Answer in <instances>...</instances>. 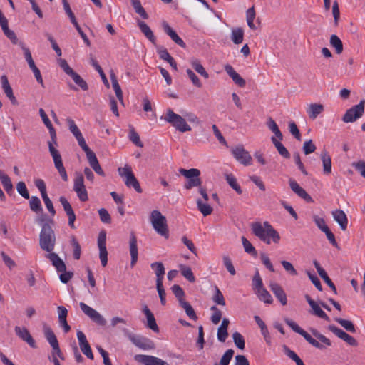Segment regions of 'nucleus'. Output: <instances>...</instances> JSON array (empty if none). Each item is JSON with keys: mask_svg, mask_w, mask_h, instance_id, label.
<instances>
[{"mask_svg": "<svg viewBox=\"0 0 365 365\" xmlns=\"http://www.w3.org/2000/svg\"><path fill=\"white\" fill-rule=\"evenodd\" d=\"M134 359L137 362L144 364L145 365H170L161 359L150 355L136 354L134 356Z\"/></svg>", "mask_w": 365, "mask_h": 365, "instance_id": "f3484780", "label": "nucleus"}, {"mask_svg": "<svg viewBox=\"0 0 365 365\" xmlns=\"http://www.w3.org/2000/svg\"><path fill=\"white\" fill-rule=\"evenodd\" d=\"M16 190L19 195L25 199H29V193L26 186L25 182L21 181L16 184Z\"/></svg>", "mask_w": 365, "mask_h": 365, "instance_id": "69168bd1", "label": "nucleus"}, {"mask_svg": "<svg viewBox=\"0 0 365 365\" xmlns=\"http://www.w3.org/2000/svg\"><path fill=\"white\" fill-rule=\"evenodd\" d=\"M58 272H61L59 276L60 280L62 283L66 284L68 283L73 277V273L72 272L66 271V266L65 265V268L63 270H58L56 268Z\"/></svg>", "mask_w": 365, "mask_h": 365, "instance_id": "e2e57ef3", "label": "nucleus"}, {"mask_svg": "<svg viewBox=\"0 0 365 365\" xmlns=\"http://www.w3.org/2000/svg\"><path fill=\"white\" fill-rule=\"evenodd\" d=\"M212 299L217 305L225 306L226 304L225 297L217 286L215 287V294H213Z\"/></svg>", "mask_w": 365, "mask_h": 365, "instance_id": "4d7b16f0", "label": "nucleus"}, {"mask_svg": "<svg viewBox=\"0 0 365 365\" xmlns=\"http://www.w3.org/2000/svg\"><path fill=\"white\" fill-rule=\"evenodd\" d=\"M335 321L338 322L341 327H343L347 331L351 333L356 332L355 326L351 321L341 318H335Z\"/></svg>", "mask_w": 365, "mask_h": 365, "instance_id": "8fccbe9b", "label": "nucleus"}, {"mask_svg": "<svg viewBox=\"0 0 365 365\" xmlns=\"http://www.w3.org/2000/svg\"><path fill=\"white\" fill-rule=\"evenodd\" d=\"M311 307L312 309L313 314L324 319L327 322H330V318L329 316L320 308V307L317 303H315Z\"/></svg>", "mask_w": 365, "mask_h": 365, "instance_id": "bf43d9fd", "label": "nucleus"}, {"mask_svg": "<svg viewBox=\"0 0 365 365\" xmlns=\"http://www.w3.org/2000/svg\"><path fill=\"white\" fill-rule=\"evenodd\" d=\"M251 228L252 233L267 245L271 244L272 242L278 244L280 241L281 237L279 232L269 222L266 221L263 224L257 222H253Z\"/></svg>", "mask_w": 365, "mask_h": 365, "instance_id": "f03ea898", "label": "nucleus"}, {"mask_svg": "<svg viewBox=\"0 0 365 365\" xmlns=\"http://www.w3.org/2000/svg\"><path fill=\"white\" fill-rule=\"evenodd\" d=\"M128 138L136 146L140 148H142L143 146V143L140 141L139 135L135 130L133 127L130 128Z\"/></svg>", "mask_w": 365, "mask_h": 365, "instance_id": "6e6d98bb", "label": "nucleus"}, {"mask_svg": "<svg viewBox=\"0 0 365 365\" xmlns=\"http://www.w3.org/2000/svg\"><path fill=\"white\" fill-rule=\"evenodd\" d=\"M106 233L101 231L98 237V246L99 248V257L103 267H106L108 262V252L106 250Z\"/></svg>", "mask_w": 365, "mask_h": 365, "instance_id": "2eb2a0df", "label": "nucleus"}, {"mask_svg": "<svg viewBox=\"0 0 365 365\" xmlns=\"http://www.w3.org/2000/svg\"><path fill=\"white\" fill-rule=\"evenodd\" d=\"M267 125L268 128L274 133L276 138H277L279 140L283 139V135L276 122L272 118H269L267 121Z\"/></svg>", "mask_w": 365, "mask_h": 365, "instance_id": "ea45409f", "label": "nucleus"}, {"mask_svg": "<svg viewBox=\"0 0 365 365\" xmlns=\"http://www.w3.org/2000/svg\"><path fill=\"white\" fill-rule=\"evenodd\" d=\"M30 209L36 213L43 210L40 199L36 196H32L29 200Z\"/></svg>", "mask_w": 365, "mask_h": 365, "instance_id": "603ef678", "label": "nucleus"}, {"mask_svg": "<svg viewBox=\"0 0 365 365\" xmlns=\"http://www.w3.org/2000/svg\"><path fill=\"white\" fill-rule=\"evenodd\" d=\"M138 25L141 32L149 39V41L153 43H155L156 38L147 24H145L144 21H138Z\"/></svg>", "mask_w": 365, "mask_h": 365, "instance_id": "72a5a7b5", "label": "nucleus"}, {"mask_svg": "<svg viewBox=\"0 0 365 365\" xmlns=\"http://www.w3.org/2000/svg\"><path fill=\"white\" fill-rule=\"evenodd\" d=\"M323 165V171L326 175L331 173V159L327 151L323 150L320 155Z\"/></svg>", "mask_w": 365, "mask_h": 365, "instance_id": "2f4dec72", "label": "nucleus"}, {"mask_svg": "<svg viewBox=\"0 0 365 365\" xmlns=\"http://www.w3.org/2000/svg\"><path fill=\"white\" fill-rule=\"evenodd\" d=\"M256 294L259 297V299L264 302L266 304H272L273 302V299L271 294L265 288H261L258 291H256Z\"/></svg>", "mask_w": 365, "mask_h": 365, "instance_id": "c03bdc74", "label": "nucleus"}, {"mask_svg": "<svg viewBox=\"0 0 365 365\" xmlns=\"http://www.w3.org/2000/svg\"><path fill=\"white\" fill-rule=\"evenodd\" d=\"M180 269L182 275L185 279H187L190 282H194L195 281V277L190 267L183 264H180Z\"/></svg>", "mask_w": 365, "mask_h": 365, "instance_id": "09e8293b", "label": "nucleus"}, {"mask_svg": "<svg viewBox=\"0 0 365 365\" xmlns=\"http://www.w3.org/2000/svg\"><path fill=\"white\" fill-rule=\"evenodd\" d=\"M180 304L184 309L185 313L191 319L196 320L197 319L194 309L189 302L186 301H182Z\"/></svg>", "mask_w": 365, "mask_h": 365, "instance_id": "864d4df0", "label": "nucleus"}, {"mask_svg": "<svg viewBox=\"0 0 365 365\" xmlns=\"http://www.w3.org/2000/svg\"><path fill=\"white\" fill-rule=\"evenodd\" d=\"M232 153L234 158L244 165L252 164V158L250 153L244 148L242 145H238L232 149Z\"/></svg>", "mask_w": 365, "mask_h": 365, "instance_id": "ddd939ff", "label": "nucleus"}, {"mask_svg": "<svg viewBox=\"0 0 365 365\" xmlns=\"http://www.w3.org/2000/svg\"><path fill=\"white\" fill-rule=\"evenodd\" d=\"M224 68L227 74L232 79V81L236 85H237L240 88H244L245 86V80L243 78H242L239 73L236 72V71L233 68V67L231 65L227 64L225 66Z\"/></svg>", "mask_w": 365, "mask_h": 365, "instance_id": "5701e85b", "label": "nucleus"}, {"mask_svg": "<svg viewBox=\"0 0 365 365\" xmlns=\"http://www.w3.org/2000/svg\"><path fill=\"white\" fill-rule=\"evenodd\" d=\"M73 189L80 201L86 202L88 200V192L84 185V178L81 173H76Z\"/></svg>", "mask_w": 365, "mask_h": 365, "instance_id": "9b49d317", "label": "nucleus"}, {"mask_svg": "<svg viewBox=\"0 0 365 365\" xmlns=\"http://www.w3.org/2000/svg\"><path fill=\"white\" fill-rule=\"evenodd\" d=\"M179 172L181 175L187 178V182L184 185V187L186 190H190L195 187H199V188L201 187L202 180L200 178V170L197 168H191L189 170L180 168Z\"/></svg>", "mask_w": 365, "mask_h": 365, "instance_id": "39448f33", "label": "nucleus"}, {"mask_svg": "<svg viewBox=\"0 0 365 365\" xmlns=\"http://www.w3.org/2000/svg\"><path fill=\"white\" fill-rule=\"evenodd\" d=\"M319 275L324 279L327 284L332 289L335 294H337L336 288L332 281L330 279L326 271L320 266L319 263L314 260L313 262Z\"/></svg>", "mask_w": 365, "mask_h": 365, "instance_id": "a878e982", "label": "nucleus"}, {"mask_svg": "<svg viewBox=\"0 0 365 365\" xmlns=\"http://www.w3.org/2000/svg\"><path fill=\"white\" fill-rule=\"evenodd\" d=\"M285 322L294 331L302 336L314 347L319 349H324V346L319 342L312 338L310 334L302 329L295 322L287 319L285 320Z\"/></svg>", "mask_w": 365, "mask_h": 365, "instance_id": "9d476101", "label": "nucleus"}, {"mask_svg": "<svg viewBox=\"0 0 365 365\" xmlns=\"http://www.w3.org/2000/svg\"><path fill=\"white\" fill-rule=\"evenodd\" d=\"M62 3H63V9L65 10V12L68 15V16L69 17V19L71 20V22L73 24V25L74 26L76 24H78V22L76 21V16H75V14L72 11V10L71 9V6H70V4L68 2V1L67 0H62Z\"/></svg>", "mask_w": 365, "mask_h": 365, "instance_id": "052dcab7", "label": "nucleus"}, {"mask_svg": "<svg viewBox=\"0 0 365 365\" xmlns=\"http://www.w3.org/2000/svg\"><path fill=\"white\" fill-rule=\"evenodd\" d=\"M86 155L88 162L91 168L99 175L105 176V173L102 169L98 160L95 154V153L90 149L88 146L83 148L82 149Z\"/></svg>", "mask_w": 365, "mask_h": 365, "instance_id": "f8f14e48", "label": "nucleus"}, {"mask_svg": "<svg viewBox=\"0 0 365 365\" xmlns=\"http://www.w3.org/2000/svg\"><path fill=\"white\" fill-rule=\"evenodd\" d=\"M334 220L339 225L342 230H346L348 225V219L345 212L341 210L332 212Z\"/></svg>", "mask_w": 365, "mask_h": 365, "instance_id": "cd10ccee", "label": "nucleus"}, {"mask_svg": "<svg viewBox=\"0 0 365 365\" xmlns=\"http://www.w3.org/2000/svg\"><path fill=\"white\" fill-rule=\"evenodd\" d=\"M159 56L161 59L166 61L170 66L174 69L177 70V63L175 59L170 55L165 48H160L158 51Z\"/></svg>", "mask_w": 365, "mask_h": 365, "instance_id": "f704fd0d", "label": "nucleus"}, {"mask_svg": "<svg viewBox=\"0 0 365 365\" xmlns=\"http://www.w3.org/2000/svg\"><path fill=\"white\" fill-rule=\"evenodd\" d=\"M232 338L235 344L238 349L242 350L245 349V339L240 333L237 331L235 332L232 334Z\"/></svg>", "mask_w": 365, "mask_h": 365, "instance_id": "0e129e2a", "label": "nucleus"}, {"mask_svg": "<svg viewBox=\"0 0 365 365\" xmlns=\"http://www.w3.org/2000/svg\"><path fill=\"white\" fill-rule=\"evenodd\" d=\"M164 120L180 132L191 130V127L186 123L185 120L180 115L174 113L170 108L167 110Z\"/></svg>", "mask_w": 365, "mask_h": 365, "instance_id": "20e7f679", "label": "nucleus"}, {"mask_svg": "<svg viewBox=\"0 0 365 365\" xmlns=\"http://www.w3.org/2000/svg\"><path fill=\"white\" fill-rule=\"evenodd\" d=\"M242 242L245 251L247 253L250 254V255H252L253 256H256L257 255V251H256L255 248L250 243V242L244 236L242 237Z\"/></svg>", "mask_w": 365, "mask_h": 365, "instance_id": "680f3d73", "label": "nucleus"}, {"mask_svg": "<svg viewBox=\"0 0 365 365\" xmlns=\"http://www.w3.org/2000/svg\"><path fill=\"white\" fill-rule=\"evenodd\" d=\"M271 140L272 143L277 148L278 153L284 158H289L290 154L287 149L284 146V145L280 142V140H277L275 137H272Z\"/></svg>", "mask_w": 365, "mask_h": 365, "instance_id": "e433bc0d", "label": "nucleus"}, {"mask_svg": "<svg viewBox=\"0 0 365 365\" xmlns=\"http://www.w3.org/2000/svg\"><path fill=\"white\" fill-rule=\"evenodd\" d=\"M118 170L119 175L123 178L124 182L128 187H133L138 193H142L143 190L138 180L135 177L131 167L125 165L123 168H119Z\"/></svg>", "mask_w": 365, "mask_h": 365, "instance_id": "423d86ee", "label": "nucleus"}, {"mask_svg": "<svg viewBox=\"0 0 365 365\" xmlns=\"http://www.w3.org/2000/svg\"><path fill=\"white\" fill-rule=\"evenodd\" d=\"M255 18V11L254 7L252 6L251 8H249L246 11V20H247L248 26L251 29H253V30L256 29V26L254 24Z\"/></svg>", "mask_w": 365, "mask_h": 365, "instance_id": "13d9d810", "label": "nucleus"}, {"mask_svg": "<svg viewBox=\"0 0 365 365\" xmlns=\"http://www.w3.org/2000/svg\"><path fill=\"white\" fill-rule=\"evenodd\" d=\"M131 4L135 11L139 14L143 19H148V14L146 13L144 8L142 6L140 0H131Z\"/></svg>", "mask_w": 365, "mask_h": 365, "instance_id": "49530a36", "label": "nucleus"}, {"mask_svg": "<svg viewBox=\"0 0 365 365\" xmlns=\"http://www.w3.org/2000/svg\"><path fill=\"white\" fill-rule=\"evenodd\" d=\"M0 180L6 192L9 193L13 190V185L10 178L3 170H0Z\"/></svg>", "mask_w": 365, "mask_h": 365, "instance_id": "a19ab883", "label": "nucleus"}, {"mask_svg": "<svg viewBox=\"0 0 365 365\" xmlns=\"http://www.w3.org/2000/svg\"><path fill=\"white\" fill-rule=\"evenodd\" d=\"M71 245L73 247V255L75 259H79L81 254V248L79 242L75 236H71L70 240Z\"/></svg>", "mask_w": 365, "mask_h": 365, "instance_id": "de8ad7c7", "label": "nucleus"}, {"mask_svg": "<svg viewBox=\"0 0 365 365\" xmlns=\"http://www.w3.org/2000/svg\"><path fill=\"white\" fill-rule=\"evenodd\" d=\"M50 153L53 158L55 168L58 171L63 180L66 182L68 180V175L63 166L61 154L55 148H50Z\"/></svg>", "mask_w": 365, "mask_h": 365, "instance_id": "4468645a", "label": "nucleus"}, {"mask_svg": "<svg viewBox=\"0 0 365 365\" xmlns=\"http://www.w3.org/2000/svg\"><path fill=\"white\" fill-rule=\"evenodd\" d=\"M289 184L291 190L299 197L304 200L307 202H313L312 197L305 191L304 189L299 186L295 180L290 178L289 180Z\"/></svg>", "mask_w": 365, "mask_h": 365, "instance_id": "412c9836", "label": "nucleus"}, {"mask_svg": "<svg viewBox=\"0 0 365 365\" xmlns=\"http://www.w3.org/2000/svg\"><path fill=\"white\" fill-rule=\"evenodd\" d=\"M150 220L154 230L158 234L168 239L169 232L167 225V220L159 210H153L150 213Z\"/></svg>", "mask_w": 365, "mask_h": 365, "instance_id": "7ed1b4c3", "label": "nucleus"}, {"mask_svg": "<svg viewBox=\"0 0 365 365\" xmlns=\"http://www.w3.org/2000/svg\"><path fill=\"white\" fill-rule=\"evenodd\" d=\"M66 122H67L70 132L76 138V139L77 140L79 146L81 148V149L87 147L88 145L86 144V142L81 130H79V128L75 123V121L72 118H68L66 119Z\"/></svg>", "mask_w": 365, "mask_h": 365, "instance_id": "dca6fc26", "label": "nucleus"}, {"mask_svg": "<svg viewBox=\"0 0 365 365\" xmlns=\"http://www.w3.org/2000/svg\"><path fill=\"white\" fill-rule=\"evenodd\" d=\"M79 307L81 311L90 318V319L95 324L99 326H105L106 324V319L96 309L87 305L84 302H80Z\"/></svg>", "mask_w": 365, "mask_h": 365, "instance_id": "1a4fd4ad", "label": "nucleus"}, {"mask_svg": "<svg viewBox=\"0 0 365 365\" xmlns=\"http://www.w3.org/2000/svg\"><path fill=\"white\" fill-rule=\"evenodd\" d=\"M126 336L135 346L140 349L151 350L155 348L154 342L147 337L136 335L130 332H128Z\"/></svg>", "mask_w": 365, "mask_h": 365, "instance_id": "6e6552de", "label": "nucleus"}, {"mask_svg": "<svg viewBox=\"0 0 365 365\" xmlns=\"http://www.w3.org/2000/svg\"><path fill=\"white\" fill-rule=\"evenodd\" d=\"M244 31L241 28L233 29L231 34V39L235 44H240L243 41Z\"/></svg>", "mask_w": 365, "mask_h": 365, "instance_id": "79ce46f5", "label": "nucleus"}, {"mask_svg": "<svg viewBox=\"0 0 365 365\" xmlns=\"http://www.w3.org/2000/svg\"><path fill=\"white\" fill-rule=\"evenodd\" d=\"M110 79L113 85V90L115 93L117 98L121 102L123 103V92L120 88V86L118 82L117 78L115 76V74H111Z\"/></svg>", "mask_w": 365, "mask_h": 365, "instance_id": "37998d69", "label": "nucleus"}, {"mask_svg": "<svg viewBox=\"0 0 365 365\" xmlns=\"http://www.w3.org/2000/svg\"><path fill=\"white\" fill-rule=\"evenodd\" d=\"M330 44L335 48L337 54H340L343 51V43L341 39L335 34L330 36Z\"/></svg>", "mask_w": 365, "mask_h": 365, "instance_id": "a18cd8bd", "label": "nucleus"}, {"mask_svg": "<svg viewBox=\"0 0 365 365\" xmlns=\"http://www.w3.org/2000/svg\"><path fill=\"white\" fill-rule=\"evenodd\" d=\"M130 254L131 256V266L133 267L138 260V246L137 238L133 232L130 233Z\"/></svg>", "mask_w": 365, "mask_h": 365, "instance_id": "bb28decb", "label": "nucleus"}, {"mask_svg": "<svg viewBox=\"0 0 365 365\" xmlns=\"http://www.w3.org/2000/svg\"><path fill=\"white\" fill-rule=\"evenodd\" d=\"M269 287L274 294L275 297L283 306L287 304V294L283 288L279 284L273 282H270Z\"/></svg>", "mask_w": 365, "mask_h": 365, "instance_id": "4be33fe9", "label": "nucleus"}, {"mask_svg": "<svg viewBox=\"0 0 365 365\" xmlns=\"http://www.w3.org/2000/svg\"><path fill=\"white\" fill-rule=\"evenodd\" d=\"M365 100L348 109L342 118L344 123H353L361 118L364 113Z\"/></svg>", "mask_w": 365, "mask_h": 365, "instance_id": "0eeeda50", "label": "nucleus"}, {"mask_svg": "<svg viewBox=\"0 0 365 365\" xmlns=\"http://www.w3.org/2000/svg\"><path fill=\"white\" fill-rule=\"evenodd\" d=\"M20 46L24 51L25 59L27 61L29 68L31 69L34 67L36 66L34 61L32 58L31 53L29 48L25 46V45L23 43H20Z\"/></svg>", "mask_w": 365, "mask_h": 365, "instance_id": "5fc2aeb1", "label": "nucleus"}, {"mask_svg": "<svg viewBox=\"0 0 365 365\" xmlns=\"http://www.w3.org/2000/svg\"><path fill=\"white\" fill-rule=\"evenodd\" d=\"M324 111V106L321 103H311L309 105L307 113L309 118L314 120L317 117Z\"/></svg>", "mask_w": 365, "mask_h": 365, "instance_id": "7c9ffc66", "label": "nucleus"}, {"mask_svg": "<svg viewBox=\"0 0 365 365\" xmlns=\"http://www.w3.org/2000/svg\"><path fill=\"white\" fill-rule=\"evenodd\" d=\"M43 331H44V336L48 343L50 344L52 349L57 348V344L58 343L53 331H52L51 328H50L48 326L43 327Z\"/></svg>", "mask_w": 365, "mask_h": 365, "instance_id": "473e14b6", "label": "nucleus"}, {"mask_svg": "<svg viewBox=\"0 0 365 365\" xmlns=\"http://www.w3.org/2000/svg\"><path fill=\"white\" fill-rule=\"evenodd\" d=\"M69 76L83 91H87L88 89L87 83L75 71H73Z\"/></svg>", "mask_w": 365, "mask_h": 365, "instance_id": "3c124183", "label": "nucleus"}, {"mask_svg": "<svg viewBox=\"0 0 365 365\" xmlns=\"http://www.w3.org/2000/svg\"><path fill=\"white\" fill-rule=\"evenodd\" d=\"M351 165L360 173L362 177L365 178V161L359 160L357 162H353Z\"/></svg>", "mask_w": 365, "mask_h": 365, "instance_id": "774afa93", "label": "nucleus"}, {"mask_svg": "<svg viewBox=\"0 0 365 365\" xmlns=\"http://www.w3.org/2000/svg\"><path fill=\"white\" fill-rule=\"evenodd\" d=\"M233 355L234 350L227 349L222 356L218 365H229Z\"/></svg>", "mask_w": 365, "mask_h": 365, "instance_id": "338daca9", "label": "nucleus"}, {"mask_svg": "<svg viewBox=\"0 0 365 365\" xmlns=\"http://www.w3.org/2000/svg\"><path fill=\"white\" fill-rule=\"evenodd\" d=\"M196 202L197 209L204 216H207L212 212V207L207 204V202H203L201 199H197Z\"/></svg>", "mask_w": 365, "mask_h": 365, "instance_id": "58836bf2", "label": "nucleus"}, {"mask_svg": "<svg viewBox=\"0 0 365 365\" xmlns=\"http://www.w3.org/2000/svg\"><path fill=\"white\" fill-rule=\"evenodd\" d=\"M1 86L2 88L6 94V96L11 100L12 104L16 105L17 104V101L14 96L13 90L11 87L10 86V84L9 83L8 78L5 75H3L1 77Z\"/></svg>", "mask_w": 365, "mask_h": 365, "instance_id": "c85d7f7f", "label": "nucleus"}, {"mask_svg": "<svg viewBox=\"0 0 365 365\" xmlns=\"http://www.w3.org/2000/svg\"><path fill=\"white\" fill-rule=\"evenodd\" d=\"M77 338L81 351L89 359L93 360L94 356L91 346L86 339V335L81 331H77Z\"/></svg>", "mask_w": 365, "mask_h": 365, "instance_id": "a211bd4d", "label": "nucleus"}, {"mask_svg": "<svg viewBox=\"0 0 365 365\" xmlns=\"http://www.w3.org/2000/svg\"><path fill=\"white\" fill-rule=\"evenodd\" d=\"M53 225V221L52 220H48L41 224V230L39 234V247L42 250L47 252L45 257L51 261L52 265L58 270H63L65 268V262L56 252H53L56 237L52 228Z\"/></svg>", "mask_w": 365, "mask_h": 365, "instance_id": "f257e3e1", "label": "nucleus"}, {"mask_svg": "<svg viewBox=\"0 0 365 365\" xmlns=\"http://www.w3.org/2000/svg\"><path fill=\"white\" fill-rule=\"evenodd\" d=\"M190 64L192 68L202 77H204L206 79L209 78L208 73L206 71L203 66L200 63V61L199 60L192 59L190 61Z\"/></svg>", "mask_w": 365, "mask_h": 365, "instance_id": "4c0bfd02", "label": "nucleus"}, {"mask_svg": "<svg viewBox=\"0 0 365 365\" xmlns=\"http://www.w3.org/2000/svg\"><path fill=\"white\" fill-rule=\"evenodd\" d=\"M225 180L228 185L239 195L242 193V190L238 184L236 178L232 174H225Z\"/></svg>", "mask_w": 365, "mask_h": 365, "instance_id": "c9c22d12", "label": "nucleus"}, {"mask_svg": "<svg viewBox=\"0 0 365 365\" xmlns=\"http://www.w3.org/2000/svg\"><path fill=\"white\" fill-rule=\"evenodd\" d=\"M143 312L145 314L147 319V327L151 330H153L154 332L158 333L159 328L156 323L155 317L147 305L143 306Z\"/></svg>", "mask_w": 365, "mask_h": 365, "instance_id": "393cba45", "label": "nucleus"}, {"mask_svg": "<svg viewBox=\"0 0 365 365\" xmlns=\"http://www.w3.org/2000/svg\"><path fill=\"white\" fill-rule=\"evenodd\" d=\"M163 27L165 33L178 46L185 48L186 44L183 40L177 34V33L165 21L163 23Z\"/></svg>", "mask_w": 365, "mask_h": 365, "instance_id": "b1692460", "label": "nucleus"}, {"mask_svg": "<svg viewBox=\"0 0 365 365\" xmlns=\"http://www.w3.org/2000/svg\"><path fill=\"white\" fill-rule=\"evenodd\" d=\"M15 333L22 341L26 342L31 347L36 348L35 340L30 334L29 330L26 327H20L16 326L14 328Z\"/></svg>", "mask_w": 365, "mask_h": 365, "instance_id": "aec40b11", "label": "nucleus"}, {"mask_svg": "<svg viewBox=\"0 0 365 365\" xmlns=\"http://www.w3.org/2000/svg\"><path fill=\"white\" fill-rule=\"evenodd\" d=\"M151 269L155 272L156 275V284H163L165 275V267L162 262H153L150 264Z\"/></svg>", "mask_w": 365, "mask_h": 365, "instance_id": "c756f323", "label": "nucleus"}, {"mask_svg": "<svg viewBox=\"0 0 365 365\" xmlns=\"http://www.w3.org/2000/svg\"><path fill=\"white\" fill-rule=\"evenodd\" d=\"M329 329L336 336H337L339 339L344 341L346 343H347L349 345L356 346L358 345V343L356 340L351 336V335L348 334L345 331H344L342 329L338 328L337 327L334 325H329Z\"/></svg>", "mask_w": 365, "mask_h": 365, "instance_id": "6ab92c4d", "label": "nucleus"}]
</instances>
